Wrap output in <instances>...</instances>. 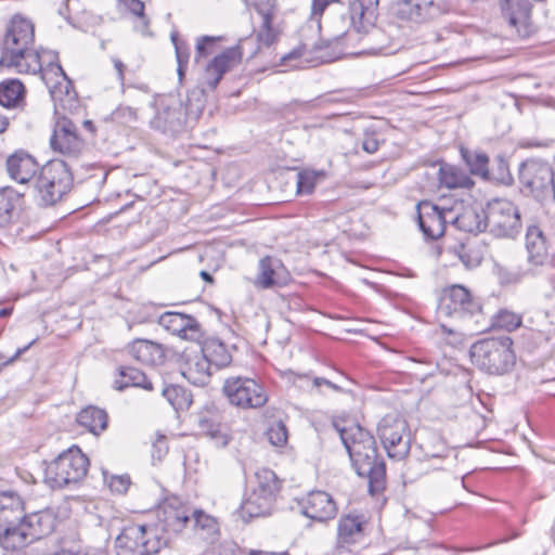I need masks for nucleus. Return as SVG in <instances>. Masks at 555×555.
Masks as SVG:
<instances>
[{
  "instance_id": "8",
  "label": "nucleus",
  "mask_w": 555,
  "mask_h": 555,
  "mask_svg": "<svg viewBox=\"0 0 555 555\" xmlns=\"http://www.w3.org/2000/svg\"><path fill=\"white\" fill-rule=\"evenodd\" d=\"M487 229L495 237L515 238L521 231L518 207L508 199L495 198L486 208Z\"/></svg>"
},
{
  "instance_id": "28",
  "label": "nucleus",
  "mask_w": 555,
  "mask_h": 555,
  "mask_svg": "<svg viewBox=\"0 0 555 555\" xmlns=\"http://www.w3.org/2000/svg\"><path fill=\"white\" fill-rule=\"evenodd\" d=\"M114 389L122 391L129 387L153 390V383L139 369L121 365L117 369V375L113 384Z\"/></svg>"
},
{
  "instance_id": "59",
  "label": "nucleus",
  "mask_w": 555,
  "mask_h": 555,
  "mask_svg": "<svg viewBox=\"0 0 555 555\" xmlns=\"http://www.w3.org/2000/svg\"><path fill=\"white\" fill-rule=\"evenodd\" d=\"M221 424L215 423L209 418H202L198 423L199 430L203 435L209 437L211 433Z\"/></svg>"
},
{
  "instance_id": "2",
  "label": "nucleus",
  "mask_w": 555,
  "mask_h": 555,
  "mask_svg": "<svg viewBox=\"0 0 555 555\" xmlns=\"http://www.w3.org/2000/svg\"><path fill=\"white\" fill-rule=\"evenodd\" d=\"M35 26L21 15L12 17L1 42L0 67L18 73L37 74L41 69V54L34 48Z\"/></svg>"
},
{
  "instance_id": "24",
  "label": "nucleus",
  "mask_w": 555,
  "mask_h": 555,
  "mask_svg": "<svg viewBox=\"0 0 555 555\" xmlns=\"http://www.w3.org/2000/svg\"><path fill=\"white\" fill-rule=\"evenodd\" d=\"M50 59L47 67H42L37 73H41V78L49 89L52 98L57 99L62 94H68L72 88V81L66 76L61 64L57 62V54L49 53Z\"/></svg>"
},
{
  "instance_id": "41",
  "label": "nucleus",
  "mask_w": 555,
  "mask_h": 555,
  "mask_svg": "<svg viewBox=\"0 0 555 555\" xmlns=\"http://www.w3.org/2000/svg\"><path fill=\"white\" fill-rule=\"evenodd\" d=\"M162 395L177 412L186 410L192 404L191 392L179 385L164 386Z\"/></svg>"
},
{
  "instance_id": "13",
  "label": "nucleus",
  "mask_w": 555,
  "mask_h": 555,
  "mask_svg": "<svg viewBox=\"0 0 555 555\" xmlns=\"http://www.w3.org/2000/svg\"><path fill=\"white\" fill-rule=\"evenodd\" d=\"M24 513V503L14 492H0V544L15 550L14 541Z\"/></svg>"
},
{
  "instance_id": "38",
  "label": "nucleus",
  "mask_w": 555,
  "mask_h": 555,
  "mask_svg": "<svg viewBox=\"0 0 555 555\" xmlns=\"http://www.w3.org/2000/svg\"><path fill=\"white\" fill-rule=\"evenodd\" d=\"M460 152L472 175L479 176L483 179H491L488 168L489 157L486 153L466 147H461Z\"/></svg>"
},
{
  "instance_id": "17",
  "label": "nucleus",
  "mask_w": 555,
  "mask_h": 555,
  "mask_svg": "<svg viewBox=\"0 0 555 555\" xmlns=\"http://www.w3.org/2000/svg\"><path fill=\"white\" fill-rule=\"evenodd\" d=\"M243 60L241 44L228 48L214 56L204 67L202 85L215 90L223 75L237 67Z\"/></svg>"
},
{
  "instance_id": "32",
  "label": "nucleus",
  "mask_w": 555,
  "mask_h": 555,
  "mask_svg": "<svg viewBox=\"0 0 555 555\" xmlns=\"http://www.w3.org/2000/svg\"><path fill=\"white\" fill-rule=\"evenodd\" d=\"M182 375L195 386H205L211 376V365L201 353L188 359Z\"/></svg>"
},
{
  "instance_id": "19",
  "label": "nucleus",
  "mask_w": 555,
  "mask_h": 555,
  "mask_svg": "<svg viewBox=\"0 0 555 555\" xmlns=\"http://www.w3.org/2000/svg\"><path fill=\"white\" fill-rule=\"evenodd\" d=\"M452 209L439 207L428 201L417 205L418 227L424 236L437 240L443 235L447 224L451 223Z\"/></svg>"
},
{
  "instance_id": "15",
  "label": "nucleus",
  "mask_w": 555,
  "mask_h": 555,
  "mask_svg": "<svg viewBox=\"0 0 555 555\" xmlns=\"http://www.w3.org/2000/svg\"><path fill=\"white\" fill-rule=\"evenodd\" d=\"M56 518L51 511H40L29 515L23 513L17 528V535L12 540L15 550L25 547L33 542L51 534L55 528Z\"/></svg>"
},
{
  "instance_id": "51",
  "label": "nucleus",
  "mask_w": 555,
  "mask_h": 555,
  "mask_svg": "<svg viewBox=\"0 0 555 555\" xmlns=\"http://www.w3.org/2000/svg\"><path fill=\"white\" fill-rule=\"evenodd\" d=\"M114 121L129 125L137 120V111L130 106H119L112 113Z\"/></svg>"
},
{
  "instance_id": "23",
  "label": "nucleus",
  "mask_w": 555,
  "mask_h": 555,
  "mask_svg": "<svg viewBox=\"0 0 555 555\" xmlns=\"http://www.w3.org/2000/svg\"><path fill=\"white\" fill-rule=\"evenodd\" d=\"M451 224L467 233H479L487 229L486 209L478 205L451 207Z\"/></svg>"
},
{
  "instance_id": "7",
  "label": "nucleus",
  "mask_w": 555,
  "mask_h": 555,
  "mask_svg": "<svg viewBox=\"0 0 555 555\" xmlns=\"http://www.w3.org/2000/svg\"><path fill=\"white\" fill-rule=\"evenodd\" d=\"M448 11L446 0H397L390 8L391 17L397 25L408 28L426 25Z\"/></svg>"
},
{
  "instance_id": "62",
  "label": "nucleus",
  "mask_w": 555,
  "mask_h": 555,
  "mask_svg": "<svg viewBox=\"0 0 555 555\" xmlns=\"http://www.w3.org/2000/svg\"><path fill=\"white\" fill-rule=\"evenodd\" d=\"M82 126L86 130L89 131L90 134H93L94 133V126H93V122L91 120H85L82 122Z\"/></svg>"
},
{
  "instance_id": "45",
  "label": "nucleus",
  "mask_w": 555,
  "mask_h": 555,
  "mask_svg": "<svg viewBox=\"0 0 555 555\" xmlns=\"http://www.w3.org/2000/svg\"><path fill=\"white\" fill-rule=\"evenodd\" d=\"M278 261L271 257H264L259 261V273L257 285L262 288H270L276 284L274 280L275 266Z\"/></svg>"
},
{
  "instance_id": "64",
  "label": "nucleus",
  "mask_w": 555,
  "mask_h": 555,
  "mask_svg": "<svg viewBox=\"0 0 555 555\" xmlns=\"http://www.w3.org/2000/svg\"><path fill=\"white\" fill-rule=\"evenodd\" d=\"M57 555H86V554H82V553H73V552H69V551H63L61 552L60 554Z\"/></svg>"
},
{
  "instance_id": "1",
  "label": "nucleus",
  "mask_w": 555,
  "mask_h": 555,
  "mask_svg": "<svg viewBox=\"0 0 555 555\" xmlns=\"http://www.w3.org/2000/svg\"><path fill=\"white\" fill-rule=\"evenodd\" d=\"M333 426L339 434L357 474L369 479L370 492H380L385 487L386 468L383 460L378 457L374 437L350 420L334 418Z\"/></svg>"
},
{
  "instance_id": "5",
  "label": "nucleus",
  "mask_w": 555,
  "mask_h": 555,
  "mask_svg": "<svg viewBox=\"0 0 555 555\" xmlns=\"http://www.w3.org/2000/svg\"><path fill=\"white\" fill-rule=\"evenodd\" d=\"M88 468L89 459L78 447H73L48 464L44 478L52 488L62 489L75 486L83 480Z\"/></svg>"
},
{
  "instance_id": "47",
  "label": "nucleus",
  "mask_w": 555,
  "mask_h": 555,
  "mask_svg": "<svg viewBox=\"0 0 555 555\" xmlns=\"http://www.w3.org/2000/svg\"><path fill=\"white\" fill-rule=\"evenodd\" d=\"M221 40V37L203 36L197 39L195 50V62L199 63L202 57L212 54L216 50V44Z\"/></svg>"
},
{
  "instance_id": "27",
  "label": "nucleus",
  "mask_w": 555,
  "mask_h": 555,
  "mask_svg": "<svg viewBox=\"0 0 555 555\" xmlns=\"http://www.w3.org/2000/svg\"><path fill=\"white\" fill-rule=\"evenodd\" d=\"M128 353L138 362L146 365H156L163 362L164 351L160 345L146 340L135 339L128 346Z\"/></svg>"
},
{
  "instance_id": "52",
  "label": "nucleus",
  "mask_w": 555,
  "mask_h": 555,
  "mask_svg": "<svg viewBox=\"0 0 555 555\" xmlns=\"http://www.w3.org/2000/svg\"><path fill=\"white\" fill-rule=\"evenodd\" d=\"M459 257L467 268L476 267L481 261V257L465 245L460 246Z\"/></svg>"
},
{
  "instance_id": "48",
  "label": "nucleus",
  "mask_w": 555,
  "mask_h": 555,
  "mask_svg": "<svg viewBox=\"0 0 555 555\" xmlns=\"http://www.w3.org/2000/svg\"><path fill=\"white\" fill-rule=\"evenodd\" d=\"M104 481L108 486L112 492L117 494H124L127 492L131 481L128 475H107V472H103Z\"/></svg>"
},
{
  "instance_id": "42",
  "label": "nucleus",
  "mask_w": 555,
  "mask_h": 555,
  "mask_svg": "<svg viewBox=\"0 0 555 555\" xmlns=\"http://www.w3.org/2000/svg\"><path fill=\"white\" fill-rule=\"evenodd\" d=\"M325 177L324 171L313 169H304L297 173L296 193L297 195H310L315 185Z\"/></svg>"
},
{
  "instance_id": "12",
  "label": "nucleus",
  "mask_w": 555,
  "mask_h": 555,
  "mask_svg": "<svg viewBox=\"0 0 555 555\" xmlns=\"http://www.w3.org/2000/svg\"><path fill=\"white\" fill-rule=\"evenodd\" d=\"M223 393L231 404L243 409L261 408L268 401L263 386L253 378L227 379L223 385Z\"/></svg>"
},
{
  "instance_id": "46",
  "label": "nucleus",
  "mask_w": 555,
  "mask_h": 555,
  "mask_svg": "<svg viewBox=\"0 0 555 555\" xmlns=\"http://www.w3.org/2000/svg\"><path fill=\"white\" fill-rule=\"evenodd\" d=\"M171 39H172V42L175 46L176 56H177V62H178L177 72H178L179 78L182 79L184 76L186 66H188L189 59H190V48L185 42L179 40L176 35H172Z\"/></svg>"
},
{
  "instance_id": "39",
  "label": "nucleus",
  "mask_w": 555,
  "mask_h": 555,
  "mask_svg": "<svg viewBox=\"0 0 555 555\" xmlns=\"http://www.w3.org/2000/svg\"><path fill=\"white\" fill-rule=\"evenodd\" d=\"M20 201V194L12 188L0 189V228H5L12 222L13 211Z\"/></svg>"
},
{
  "instance_id": "6",
  "label": "nucleus",
  "mask_w": 555,
  "mask_h": 555,
  "mask_svg": "<svg viewBox=\"0 0 555 555\" xmlns=\"http://www.w3.org/2000/svg\"><path fill=\"white\" fill-rule=\"evenodd\" d=\"M69 166L62 159H52L42 166L36 180V189L42 205L52 206L60 202L73 186Z\"/></svg>"
},
{
  "instance_id": "21",
  "label": "nucleus",
  "mask_w": 555,
  "mask_h": 555,
  "mask_svg": "<svg viewBox=\"0 0 555 555\" xmlns=\"http://www.w3.org/2000/svg\"><path fill=\"white\" fill-rule=\"evenodd\" d=\"M158 324L169 333L188 340H197L202 334L201 324L194 317L176 311L160 314Z\"/></svg>"
},
{
  "instance_id": "37",
  "label": "nucleus",
  "mask_w": 555,
  "mask_h": 555,
  "mask_svg": "<svg viewBox=\"0 0 555 555\" xmlns=\"http://www.w3.org/2000/svg\"><path fill=\"white\" fill-rule=\"evenodd\" d=\"M25 88L17 79L0 82V105L7 108L18 107L24 102Z\"/></svg>"
},
{
  "instance_id": "26",
  "label": "nucleus",
  "mask_w": 555,
  "mask_h": 555,
  "mask_svg": "<svg viewBox=\"0 0 555 555\" xmlns=\"http://www.w3.org/2000/svg\"><path fill=\"white\" fill-rule=\"evenodd\" d=\"M7 170L13 180L18 183H26L37 172L38 164L30 154L18 151L8 157Z\"/></svg>"
},
{
  "instance_id": "20",
  "label": "nucleus",
  "mask_w": 555,
  "mask_h": 555,
  "mask_svg": "<svg viewBox=\"0 0 555 555\" xmlns=\"http://www.w3.org/2000/svg\"><path fill=\"white\" fill-rule=\"evenodd\" d=\"M501 10L519 39H527L535 33L531 21V3L528 0H501Z\"/></svg>"
},
{
  "instance_id": "34",
  "label": "nucleus",
  "mask_w": 555,
  "mask_h": 555,
  "mask_svg": "<svg viewBox=\"0 0 555 555\" xmlns=\"http://www.w3.org/2000/svg\"><path fill=\"white\" fill-rule=\"evenodd\" d=\"M189 526L202 539H216L219 534V525L217 519L202 509L192 506L191 521Z\"/></svg>"
},
{
  "instance_id": "11",
  "label": "nucleus",
  "mask_w": 555,
  "mask_h": 555,
  "mask_svg": "<svg viewBox=\"0 0 555 555\" xmlns=\"http://www.w3.org/2000/svg\"><path fill=\"white\" fill-rule=\"evenodd\" d=\"M480 304L472 296L470 292L460 284L446 287L439 298V317L463 321L480 311Z\"/></svg>"
},
{
  "instance_id": "44",
  "label": "nucleus",
  "mask_w": 555,
  "mask_h": 555,
  "mask_svg": "<svg viewBox=\"0 0 555 555\" xmlns=\"http://www.w3.org/2000/svg\"><path fill=\"white\" fill-rule=\"evenodd\" d=\"M522 319L520 314H517L507 309L499 310L492 317V327L512 332L521 325Z\"/></svg>"
},
{
  "instance_id": "57",
  "label": "nucleus",
  "mask_w": 555,
  "mask_h": 555,
  "mask_svg": "<svg viewBox=\"0 0 555 555\" xmlns=\"http://www.w3.org/2000/svg\"><path fill=\"white\" fill-rule=\"evenodd\" d=\"M499 276L502 284L517 283L521 279V274L519 272H509L505 269H500Z\"/></svg>"
},
{
  "instance_id": "25",
  "label": "nucleus",
  "mask_w": 555,
  "mask_h": 555,
  "mask_svg": "<svg viewBox=\"0 0 555 555\" xmlns=\"http://www.w3.org/2000/svg\"><path fill=\"white\" fill-rule=\"evenodd\" d=\"M526 249L528 251V260L535 266H542L550 260L548 241L538 225H528Z\"/></svg>"
},
{
  "instance_id": "56",
  "label": "nucleus",
  "mask_w": 555,
  "mask_h": 555,
  "mask_svg": "<svg viewBox=\"0 0 555 555\" xmlns=\"http://www.w3.org/2000/svg\"><path fill=\"white\" fill-rule=\"evenodd\" d=\"M337 0H312L311 18L319 23L320 16L325 9Z\"/></svg>"
},
{
  "instance_id": "14",
  "label": "nucleus",
  "mask_w": 555,
  "mask_h": 555,
  "mask_svg": "<svg viewBox=\"0 0 555 555\" xmlns=\"http://www.w3.org/2000/svg\"><path fill=\"white\" fill-rule=\"evenodd\" d=\"M86 140L70 119L61 117L54 125L50 145L54 152L76 159L86 151Z\"/></svg>"
},
{
  "instance_id": "4",
  "label": "nucleus",
  "mask_w": 555,
  "mask_h": 555,
  "mask_svg": "<svg viewBox=\"0 0 555 555\" xmlns=\"http://www.w3.org/2000/svg\"><path fill=\"white\" fill-rule=\"evenodd\" d=\"M469 353L473 363L490 374H505L516 362L513 340L508 336L481 339L472 345Z\"/></svg>"
},
{
  "instance_id": "60",
  "label": "nucleus",
  "mask_w": 555,
  "mask_h": 555,
  "mask_svg": "<svg viewBox=\"0 0 555 555\" xmlns=\"http://www.w3.org/2000/svg\"><path fill=\"white\" fill-rule=\"evenodd\" d=\"M112 61L117 72L118 81L120 82V85H124L126 65L117 57H113Z\"/></svg>"
},
{
  "instance_id": "9",
  "label": "nucleus",
  "mask_w": 555,
  "mask_h": 555,
  "mask_svg": "<svg viewBox=\"0 0 555 555\" xmlns=\"http://www.w3.org/2000/svg\"><path fill=\"white\" fill-rule=\"evenodd\" d=\"M163 540L152 527L126 526L115 540L117 555H152L160 551Z\"/></svg>"
},
{
  "instance_id": "43",
  "label": "nucleus",
  "mask_w": 555,
  "mask_h": 555,
  "mask_svg": "<svg viewBox=\"0 0 555 555\" xmlns=\"http://www.w3.org/2000/svg\"><path fill=\"white\" fill-rule=\"evenodd\" d=\"M291 380L294 383V385L306 390L320 389L322 386H326L334 391H343L340 386L323 377H311L308 374L295 373H291Z\"/></svg>"
},
{
  "instance_id": "35",
  "label": "nucleus",
  "mask_w": 555,
  "mask_h": 555,
  "mask_svg": "<svg viewBox=\"0 0 555 555\" xmlns=\"http://www.w3.org/2000/svg\"><path fill=\"white\" fill-rule=\"evenodd\" d=\"M77 423L94 435L106 429L108 416L105 410L89 405L77 414Z\"/></svg>"
},
{
  "instance_id": "10",
  "label": "nucleus",
  "mask_w": 555,
  "mask_h": 555,
  "mask_svg": "<svg viewBox=\"0 0 555 555\" xmlns=\"http://www.w3.org/2000/svg\"><path fill=\"white\" fill-rule=\"evenodd\" d=\"M377 436L392 460H403L411 449V433L408 422L397 415L387 414L377 425Z\"/></svg>"
},
{
  "instance_id": "58",
  "label": "nucleus",
  "mask_w": 555,
  "mask_h": 555,
  "mask_svg": "<svg viewBox=\"0 0 555 555\" xmlns=\"http://www.w3.org/2000/svg\"><path fill=\"white\" fill-rule=\"evenodd\" d=\"M448 454H449V449H448V447L444 444V442H442L441 440H438V448H437V451H426V452H425V457H426L427 460H431V459H443V457H446Z\"/></svg>"
},
{
  "instance_id": "30",
  "label": "nucleus",
  "mask_w": 555,
  "mask_h": 555,
  "mask_svg": "<svg viewBox=\"0 0 555 555\" xmlns=\"http://www.w3.org/2000/svg\"><path fill=\"white\" fill-rule=\"evenodd\" d=\"M275 500L253 489L241 505L243 518H254L270 515Z\"/></svg>"
},
{
  "instance_id": "61",
  "label": "nucleus",
  "mask_w": 555,
  "mask_h": 555,
  "mask_svg": "<svg viewBox=\"0 0 555 555\" xmlns=\"http://www.w3.org/2000/svg\"><path fill=\"white\" fill-rule=\"evenodd\" d=\"M9 125H10L9 117H7L0 113V133L5 132Z\"/></svg>"
},
{
  "instance_id": "29",
  "label": "nucleus",
  "mask_w": 555,
  "mask_h": 555,
  "mask_svg": "<svg viewBox=\"0 0 555 555\" xmlns=\"http://www.w3.org/2000/svg\"><path fill=\"white\" fill-rule=\"evenodd\" d=\"M364 521L359 516H345L339 519L337 550L359 542L363 538Z\"/></svg>"
},
{
  "instance_id": "16",
  "label": "nucleus",
  "mask_w": 555,
  "mask_h": 555,
  "mask_svg": "<svg viewBox=\"0 0 555 555\" xmlns=\"http://www.w3.org/2000/svg\"><path fill=\"white\" fill-rule=\"evenodd\" d=\"M255 10L261 21L256 29L258 42L257 52L262 48H270L283 33V25L279 18V8L275 0H257Z\"/></svg>"
},
{
  "instance_id": "49",
  "label": "nucleus",
  "mask_w": 555,
  "mask_h": 555,
  "mask_svg": "<svg viewBox=\"0 0 555 555\" xmlns=\"http://www.w3.org/2000/svg\"><path fill=\"white\" fill-rule=\"evenodd\" d=\"M268 440L275 447H283L287 442V428L282 422H276L267 431Z\"/></svg>"
},
{
  "instance_id": "53",
  "label": "nucleus",
  "mask_w": 555,
  "mask_h": 555,
  "mask_svg": "<svg viewBox=\"0 0 555 555\" xmlns=\"http://www.w3.org/2000/svg\"><path fill=\"white\" fill-rule=\"evenodd\" d=\"M379 147V140L375 132H365L362 140V149L367 154H374Z\"/></svg>"
},
{
  "instance_id": "22",
  "label": "nucleus",
  "mask_w": 555,
  "mask_h": 555,
  "mask_svg": "<svg viewBox=\"0 0 555 555\" xmlns=\"http://www.w3.org/2000/svg\"><path fill=\"white\" fill-rule=\"evenodd\" d=\"M298 504L305 516L317 521H326L337 514L336 503L324 491H312L301 499Z\"/></svg>"
},
{
  "instance_id": "54",
  "label": "nucleus",
  "mask_w": 555,
  "mask_h": 555,
  "mask_svg": "<svg viewBox=\"0 0 555 555\" xmlns=\"http://www.w3.org/2000/svg\"><path fill=\"white\" fill-rule=\"evenodd\" d=\"M496 162H498L499 175L493 176L492 178L498 180L501 183L509 184L513 179L509 175L507 163L501 156L498 157Z\"/></svg>"
},
{
  "instance_id": "55",
  "label": "nucleus",
  "mask_w": 555,
  "mask_h": 555,
  "mask_svg": "<svg viewBox=\"0 0 555 555\" xmlns=\"http://www.w3.org/2000/svg\"><path fill=\"white\" fill-rule=\"evenodd\" d=\"M209 438L217 447H225L229 442V434L224 426L220 425L217 427Z\"/></svg>"
},
{
  "instance_id": "40",
  "label": "nucleus",
  "mask_w": 555,
  "mask_h": 555,
  "mask_svg": "<svg viewBox=\"0 0 555 555\" xmlns=\"http://www.w3.org/2000/svg\"><path fill=\"white\" fill-rule=\"evenodd\" d=\"M255 478L256 485L254 490L275 500L281 489V483L275 473L269 468H261L256 472Z\"/></svg>"
},
{
  "instance_id": "50",
  "label": "nucleus",
  "mask_w": 555,
  "mask_h": 555,
  "mask_svg": "<svg viewBox=\"0 0 555 555\" xmlns=\"http://www.w3.org/2000/svg\"><path fill=\"white\" fill-rule=\"evenodd\" d=\"M118 2L132 15L141 20L143 30L147 29L150 21L144 14V3L141 0H118Z\"/></svg>"
},
{
  "instance_id": "31",
  "label": "nucleus",
  "mask_w": 555,
  "mask_h": 555,
  "mask_svg": "<svg viewBox=\"0 0 555 555\" xmlns=\"http://www.w3.org/2000/svg\"><path fill=\"white\" fill-rule=\"evenodd\" d=\"M202 354L211 366L222 369L232 362L230 349L220 339L215 337L206 338L202 345Z\"/></svg>"
},
{
  "instance_id": "3",
  "label": "nucleus",
  "mask_w": 555,
  "mask_h": 555,
  "mask_svg": "<svg viewBox=\"0 0 555 555\" xmlns=\"http://www.w3.org/2000/svg\"><path fill=\"white\" fill-rule=\"evenodd\" d=\"M379 0H350V24L362 42L361 52L369 54L388 53L387 37L375 26Z\"/></svg>"
},
{
  "instance_id": "18",
  "label": "nucleus",
  "mask_w": 555,
  "mask_h": 555,
  "mask_svg": "<svg viewBox=\"0 0 555 555\" xmlns=\"http://www.w3.org/2000/svg\"><path fill=\"white\" fill-rule=\"evenodd\" d=\"M191 515L192 506L176 495L166 498L156 509V517L163 529L175 533L189 526Z\"/></svg>"
},
{
  "instance_id": "63",
  "label": "nucleus",
  "mask_w": 555,
  "mask_h": 555,
  "mask_svg": "<svg viewBox=\"0 0 555 555\" xmlns=\"http://www.w3.org/2000/svg\"><path fill=\"white\" fill-rule=\"evenodd\" d=\"M12 312V309H8V308H4V309H1L0 310V318H5V317H9Z\"/></svg>"
},
{
  "instance_id": "33",
  "label": "nucleus",
  "mask_w": 555,
  "mask_h": 555,
  "mask_svg": "<svg viewBox=\"0 0 555 555\" xmlns=\"http://www.w3.org/2000/svg\"><path fill=\"white\" fill-rule=\"evenodd\" d=\"M438 179L440 185L447 189H470L474 185V181L464 170L448 164L440 166Z\"/></svg>"
},
{
  "instance_id": "36",
  "label": "nucleus",
  "mask_w": 555,
  "mask_h": 555,
  "mask_svg": "<svg viewBox=\"0 0 555 555\" xmlns=\"http://www.w3.org/2000/svg\"><path fill=\"white\" fill-rule=\"evenodd\" d=\"M322 47L318 43H308L304 42L293 49L289 53L284 54L281 57V63L286 64L289 61L298 60L299 62L295 64L294 66H299L302 63H310V62H325V57L322 54H317L321 51Z\"/></svg>"
}]
</instances>
